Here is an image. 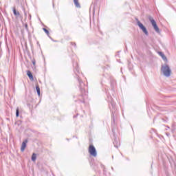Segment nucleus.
<instances>
[{"instance_id":"obj_1","label":"nucleus","mask_w":176,"mask_h":176,"mask_svg":"<svg viewBox=\"0 0 176 176\" xmlns=\"http://www.w3.org/2000/svg\"><path fill=\"white\" fill-rule=\"evenodd\" d=\"M161 71L164 76H166V78H169V76H171V69L170 68V66H168V65H162L161 67Z\"/></svg>"},{"instance_id":"obj_2","label":"nucleus","mask_w":176,"mask_h":176,"mask_svg":"<svg viewBox=\"0 0 176 176\" xmlns=\"http://www.w3.org/2000/svg\"><path fill=\"white\" fill-rule=\"evenodd\" d=\"M88 152L89 155H91V156H93L94 157H97V150H96V147H94V145H89Z\"/></svg>"},{"instance_id":"obj_3","label":"nucleus","mask_w":176,"mask_h":176,"mask_svg":"<svg viewBox=\"0 0 176 176\" xmlns=\"http://www.w3.org/2000/svg\"><path fill=\"white\" fill-rule=\"evenodd\" d=\"M137 21L139 28L142 30V31L144 32V34H145V35H146V36H148L149 35V32H148V30H146V28L144 25V24L141 23V21H138V19H137Z\"/></svg>"},{"instance_id":"obj_4","label":"nucleus","mask_w":176,"mask_h":176,"mask_svg":"<svg viewBox=\"0 0 176 176\" xmlns=\"http://www.w3.org/2000/svg\"><path fill=\"white\" fill-rule=\"evenodd\" d=\"M78 83H79L80 90L81 93H84L85 91V87L86 85L84 84L83 81H82V80H80V78H79V76H78Z\"/></svg>"},{"instance_id":"obj_5","label":"nucleus","mask_w":176,"mask_h":176,"mask_svg":"<svg viewBox=\"0 0 176 176\" xmlns=\"http://www.w3.org/2000/svg\"><path fill=\"white\" fill-rule=\"evenodd\" d=\"M111 86L113 91H115V90L116 89V80L113 78H111Z\"/></svg>"},{"instance_id":"obj_6","label":"nucleus","mask_w":176,"mask_h":176,"mask_svg":"<svg viewBox=\"0 0 176 176\" xmlns=\"http://www.w3.org/2000/svg\"><path fill=\"white\" fill-rule=\"evenodd\" d=\"M28 142V140H25L22 142V145L21 147V151L24 152L25 151V148H27V143Z\"/></svg>"},{"instance_id":"obj_7","label":"nucleus","mask_w":176,"mask_h":176,"mask_svg":"<svg viewBox=\"0 0 176 176\" xmlns=\"http://www.w3.org/2000/svg\"><path fill=\"white\" fill-rule=\"evenodd\" d=\"M12 10H13L14 15H15L16 17L20 16V12L16 10V7H14Z\"/></svg>"},{"instance_id":"obj_8","label":"nucleus","mask_w":176,"mask_h":176,"mask_svg":"<svg viewBox=\"0 0 176 176\" xmlns=\"http://www.w3.org/2000/svg\"><path fill=\"white\" fill-rule=\"evenodd\" d=\"M27 75L29 79H30V80H34V76L32 75V73H31L30 70L27 72Z\"/></svg>"},{"instance_id":"obj_9","label":"nucleus","mask_w":176,"mask_h":176,"mask_svg":"<svg viewBox=\"0 0 176 176\" xmlns=\"http://www.w3.org/2000/svg\"><path fill=\"white\" fill-rule=\"evenodd\" d=\"M159 56H162V58L164 60V61H167V57H166V55H164V53L162 52H158Z\"/></svg>"},{"instance_id":"obj_10","label":"nucleus","mask_w":176,"mask_h":176,"mask_svg":"<svg viewBox=\"0 0 176 176\" xmlns=\"http://www.w3.org/2000/svg\"><path fill=\"white\" fill-rule=\"evenodd\" d=\"M74 2L76 8H80V3H79V0H74Z\"/></svg>"},{"instance_id":"obj_11","label":"nucleus","mask_w":176,"mask_h":176,"mask_svg":"<svg viewBox=\"0 0 176 176\" xmlns=\"http://www.w3.org/2000/svg\"><path fill=\"white\" fill-rule=\"evenodd\" d=\"M155 32H157V34H160V29L159 28V27L157 26V25H155L154 26H153Z\"/></svg>"},{"instance_id":"obj_12","label":"nucleus","mask_w":176,"mask_h":176,"mask_svg":"<svg viewBox=\"0 0 176 176\" xmlns=\"http://www.w3.org/2000/svg\"><path fill=\"white\" fill-rule=\"evenodd\" d=\"M113 144L115 148H118L120 145V144L118 142V139L117 138L114 139V141L113 142Z\"/></svg>"},{"instance_id":"obj_13","label":"nucleus","mask_w":176,"mask_h":176,"mask_svg":"<svg viewBox=\"0 0 176 176\" xmlns=\"http://www.w3.org/2000/svg\"><path fill=\"white\" fill-rule=\"evenodd\" d=\"M36 90L37 91L38 96H41V88L39 87V85H36Z\"/></svg>"},{"instance_id":"obj_14","label":"nucleus","mask_w":176,"mask_h":176,"mask_svg":"<svg viewBox=\"0 0 176 176\" xmlns=\"http://www.w3.org/2000/svg\"><path fill=\"white\" fill-rule=\"evenodd\" d=\"M74 74H76V76H78V74L80 72H79V67L78 66L76 67V68L74 69Z\"/></svg>"},{"instance_id":"obj_15","label":"nucleus","mask_w":176,"mask_h":176,"mask_svg":"<svg viewBox=\"0 0 176 176\" xmlns=\"http://www.w3.org/2000/svg\"><path fill=\"white\" fill-rule=\"evenodd\" d=\"M32 162H35V160H36V154L35 153H34L32 155Z\"/></svg>"},{"instance_id":"obj_16","label":"nucleus","mask_w":176,"mask_h":176,"mask_svg":"<svg viewBox=\"0 0 176 176\" xmlns=\"http://www.w3.org/2000/svg\"><path fill=\"white\" fill-rule=\"evenodd\" d=\"M19 116H20V111L19 110V108H16V118H19Z\"/></svg>"},{"instance_id":"obj_17","label":"nucleus","mask_w":176,"mask_h":176,"mask_svg":"<svg viewBox=\"0 0 176 176\" xmlns=\"http://www.w3.org/2000/svg\"><path fill=\"white\" fill-rule=\"evenodd\" d=\"M43 30L44 32H45V34H47V36H49V34H50L49 32V30H47V29H46L45 28H43Z\"/></svg>"},{"instance_id":"obj_18","label":"nucleus","mask_w":176,"mask_h":176,"mask_svg":"<svg viewBox=\"0 0 176 176\" xmlns=\"http://www.w3.org/2000/svg\"><path fill=\"white\" fill-rule=\"evenodd\" d=\"M151 23L153 27H154L155 25H157V24L156 23V21H155V20H152Z\"/></svg>"},{"instance_id":"obj_19","label":"nucleus","mask_w":176,"mask_h":176,"mask_svg":"<svg viewBox=\"0 0 176 176\" xmlns=\"http://www.w3.org/2000/svg\"><path fill=\"white\" fill-rule=\"evenodd\" d=\"M148 19L149 21H151V23L152 22V20H155V19H153V17H152L151 16H148Z\"/></svg>"},{"instance_id":"obj_20","label":"nucleus","mask_w":176,"mask_h":176,"mask_svg":"<svg viewBox=\"0 0 176 176\" xmlns=\"http://www.w3.org/2000/svg\"><path fill=\"white\" fill-rule=\"evenodd\" d=\"M71 45H72L73 46H74V47H76V43H71Z\"/></svg>"},{"instance_id":"obj_21","label":"nucleus","mask_w":176,"mask_h":176,"mask_svg":"<svg viewBox=\"0 0 176 176\" xmlns=\"http://www.w3.org/2000/svg\"><path fill=\"white\" fill-rule=\"evenodd\" d=\"M25 30H28V24L25 23Z\"/></svg>"},{"instance_id":"obj_22","label":"nucleus","mask_w":176,"mask_h":176,"mask_svg":"<svg viewBox=\"0 0 176 176\" xmlns=\"http://www.w3.org/2000/svg\"><path fill=\"white\" fill-rule=\"evenodd\" d=\"M23 12H24L25 16H27V12H25V8H23Z\"/></svg>"},{"instance_id":"obj_23","label":"nucleus","mask_w":176,"mask_h":176,"mask_svg":"<svg viewBox=\"0 0 176 176\" xmlns=\"http://www.w3.org/2000/svg\"><path fill=\"white\" fill-rule=\"evenodd\" d=\"M33 65H35V60H32Z\"/></svg>"},{"instance_id":"obj_24","label":"nucleus","mask_w":176,"mask_h":176,"mask_svg":"<svg viewBox=\"0 0 176 176\" xmlns=\"http://www.w3.org/2000/svg\"><path fill=\"white\" fill-rule=\"evenodd\" d=\"M107 98H108L107 101H109V95H107Z\"/></svg>"},{"instance_id":"obj_25","label":"nucleus","mask_w":176,"mask_h":176,"mask_svg":"<svg viewBox=\"0 0 176 176\" xmlns=\"http://www.w3.org/2000/svg\"><path fill=\"white\" fill-rule=\"evenodd\" d=\"M111 105H112L113 108H115V104H112V102H111Z\"/></svg>"},{"instance_id":"obj_26","label":"nucleus","mask_w":176,"mask_h":176,"mask_svg":"<svg viewBox=\"0 0 176 176\" xmlns=\"http://www.w3.org/2000/svg\"><path fill=\"white\" fill-rule=\"evenodd\" d=\"M80 102L85 103V100H80Z\"/></svg>"},{"instance_id":"obj_27","label":"nucleus","mask_w":176,"mask_h":176,"mask_svg":"<svg viewBox=\"0 0 176 176\" xmlns=\"http://www.w3.org/2000/svg\"><path fill=\"white\" fill-rule=\"evenodd\" d=\"M113 123H115V119L114 118H113Z\"/></svg>"}]
</instances>
